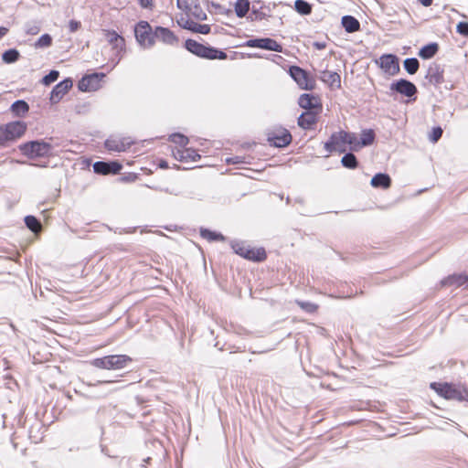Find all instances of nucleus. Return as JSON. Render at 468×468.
<instances>
[{"label":"nucleus","mask_w":468,"mask_h":468,"mask_svg":"<svg viewBox=\"0 0 468 468\" xmlns=\"http://www.w3.org/2000/svg\"><path fill=\"white\" fill-rule=\"evenodd\" d=\"M430 387L431 389L436 391L438 395L446 399L468 402V388L465 386H457L448 382H432Z\"/></svg>","instance_id":"obj_1"},{"label":"nucleus","mask_w":468,"mask_h":468,"mask_svg":"<svg viewBox=\"0 0 468 468\" xmlns=\"http://www.w3.org/2000/svg\"><path fill=\"white\" fill-rule=\"evenodd\" d=\"M27 125L22 121H15L0 126V148L10 145L21 138L27 132Z\"/></svg>","instance_id":"obj_2"},{"label":"nucleus","mask_w":468,"mask_h":468,"mask_svg":"<svg viewBox=\"0 0 468 468\" xmlns=\"http://www.w3.org/2000/svg\"><path fill=\"white\" fill-rule=\"evenodd\" d=\"M19 151L29 159L48 157L52 154V145L44 140H33L18 145Z\"/></svg>","instance_id":"obj_3"},{"label":"nucleus","mask_w":468,"mask_h":468,"mask_svg":"<svg viewBox=\"0 0 468 468\" xmlns=\"http://www.w3.org/2000/svg\"><path fill=\"white\" fill-rule=\"evenodd\" d=\"M133 362L127 355H109L92 359L90 363L94 367L106 370H120Z\"/></svg>","instance_id":"obj_4"},{"label":"nucleus","mask_w":468,"mask_h":468,"mask_svg":"<svg viewBox=\"0 0 468 468\" xmlns=\"http://www.w3.org/2000/svg\"><path fill=\"white\" fill-rule=\"evenodd\" d=\"M137 42L144 48H152L155 43L154 30L147 21H140L134 27Z\"/></svg>","instance_id":"obj_5"},{"label":"nucleus","mask_w":468,"mask_h":468,"mask_svg":"<svg viewBox=\"0 0 468 468\" xmlns=\"http://www.w3.org/2000/svg\"><path fill=\"white\" fill-rule=\"evenodd\" d=\"M288 72L301 89L306 90H313L314 89V81L309 78L307 71L301 67L296 65L290 66Z\"/></svg>","instance_id":"obj_6"},{"label":"nucleus","mask_w":468,"mask_h":468,"mask_svg":"<svg viewBox=\"0 0 468 468\" xmlns=\"http://www.w3.org/2000/svg\"><path fill=\"white\" fill-rule=\"evenodd\" d=\"M105 76L102 72L87 74L80 79L78 88L81 91H95L101 88V82Z\"/></svg>","instance_id":"obj_7"},{"label":"nucleus","mask_w":468,"mask_h":468,"mask_svg":"<svg viewBox=\"0 0 468 468\" xmlns=\"http://www.w3.org/2000/svg\"><path fill=\"white\" fill-rule=\"evenodd\" d=\"M376 64L379 66L383 71L390 76H394L399 72V59L394 54H383Z\"/></svg>","instance_id":"obj_8"},{"label":"nucleus","mask_w":468,"mask_h":468,"mask_svg":"<svg viewBox=\"0 0 468 468\" xmlns=\"http://www.w3.org/2000/svg\"><path fill=\"white\" fill-rule=\"evenodd\" d=\"M245 47L257 48L270 51L282 52V46L271 37L251 38L244 43Z\"/></svg>","instance_id":"obj_9"},{"label":"nucleus","mask_w":468,"mask_h":468,"mask_svg":"<svg viewBox=\"0 0 468 468\" xmlns=\"http://www.w3.org/2000/svg\"><path fill=\"white\" fill-rule=\"evenodd\" d=\"M390 90L406 97L411 98L418 92L415 84L406 79H399L390 84Z\"/></svg>","instance_id":"obj_10"},{"label":"nucleus","mask_w":468,"mask_h":468,"mask_svg":"<svg viewBox=\"0 0 468 468\" xmlns=\"http://www.w3.org/2000/svg\"><path fill=\"white\" fill-rule=\"evenodd\" d=\"M122 168L118 161H97L93 164V171L98 175H117Z\"/></svg>","instance_id":"obj_11"},{"label":"nucleus","mask_w":468,"mask_h":468,"mask_svg":"<svg viewBox=\"0 0 468 468\" xmlns=\"http://www.w3.org/2000/svg\"><path fill=\"white\" fill-rule=\"evenodd\" d=\"M177 7L183 11H192V15L199 20H206L207 14L201 9L198 0H177Z\"/></svg>","instance_id":"obj_12"},{"label":"nucleus","mask_w":468,"mask_h":468,"mask_svg":"<svg viewBox=\"0 0 468 468\" xmlns=\"http://www.w3.org/2000/svg\"><path fill=\"white\" fill-rule=\"evenodd\" d=\"M73 82L72 80L69 78H67L58 84H56L51 92H50V103L51 104H57L60 101V100L63 98L65 94L68 93V91L72 88Z\"/></svg>","instance_id":"obj_13"},{"label":"nucleus","mask_w":468,"mask_h":468,"mask_svg":"<svg viewBox=\"0 0 468 468\" xmlns=\"http://www.w3.org/2000/svg\"><path fill=\"white\" fill-rule=\"evenodd\" d=\"M185 48L195 56L208 59L211 46L204 45L194 39L188 38L185 41Z\"/></svg>","instance_id":"obj_14"},{"label":"nucleus","mask_w":468,"mask_h":468,"mask_svg":"<svg viewBox=\"0 0 468 468\" xmlns=\"http://www.w3.org/2000/svg\"><path fill=\"white\" fill-rule=\"evenodd\" d=\"M268 141L271 145L282 148L290 144L292 142V134L286 129H281L278 132L269 133Z\"/></svg>","instance_id":"obj_15"},{"label":"nucleus","mask_w":468,"mask_h":468,"mask_svg":"<svg viewBox=\"0 0 468 468\" xmlns=\"http://www.w3.org/2000/svg\"><path fill=\"white\" fill-rule=\"evenodd\" d=\"M154 35L155 39H158L166 45L176 46L179 42V38L168 27L160 26L156 27L154 28Z\"/></svg>","instance_id":"obj_16"},{"label":"nucleus","mask_w":468,"mask_h":468,"mask_svg":"<svg viewBox=\"0 0 468 468\" xmlns=\"http://www.w3.org/2000/svg\"><path fill=\"white\" fill-rule=\"evenodd\" d=\"M298 104L301 108L305 109L306 112L317 111L319 112L322 109L321 103L317 98L311 93H303L299 97Z\"/></svg>","instance_id":"obj_17"},{"label":"nucleus","mask_w":468,"mask_h":468,"mask_svg":"<svg viewBox=\"0 0 468 468\" xmlns=\"http://www.w3.org/2000/svg\"><path fill=\"white\" fill-rule=\"evenodd\" d=\"M133 142L130 138H113L111 137L105 141V147L109 151L124 152Z\"/></svg>","instance_id":"obj_18"},{"label":"nucleus","mask_w":468,"mask_h":468,"mask_svg":"<svg viewBox=\"0 0 468 468\" xmlns=\"http://www.w3.org/2000/svg\"><path fill=\"white\" fill-rule=\"evenodd\" d=\"M105 35L108 42L112 45V48L116 50V54L119 55L125 49V40L114 30H105Z\"/></svg>","instance_id":"obj_19"},{"label":"nucleus","mask_w":468,"mask_h":468,"mask_svg":"<svg viewBox=\"0 0 468 468\" xmlns=\"http://www.w3.org/2000/svg\"><path fill=\"white\" fill-rule=\"evenodd\" d=\"M180 27L184 29H187L194 33H199L203 35H207L210 33L211 27L207 24H198L191 19H186L185 21H178Z\"/></svg>","instance_id":"obj_20"},{"label":"nucleus","mask_w":468,"mask_h":468,"mask_svg":"<svg viewBox=\"0 0 468 468\" xmlns=\"http://www.w3.org/2000/svg\"><path fill=\"white\" fill-rule=\"evenodd\" d=\"M339 133L335 132L331 134L328 141L324 143V149L328 153L338 152L340 154L346 153V147L342 144V140H339Z\"/></svg>","instance_id":"obj_21"},{"label":"nucleus","mask_w":468,"mask_h":468,"mask_svg":"<svg viewBox=\"0 0 468 468\" xmlns=\"http://www.w3.org/2000/svg\"><path fill=\"white\" fill-rule=\"evenodd\" d=\"M426 79H428L429 81L435 86L441 84L444 80L443 69L439 64L435 62L431 63L428 68Z\"/></svg>","instance_id":"obj_22"},{"label":"nucleus","mask_w":468,"mask_h":468,"mask_svg":"<svg viewBox=\"0 0 468 468\" xmlns=\"http://www.w3.org/2000/svg\"><path fill=\"white\" fill-rule=\"evenodd\" d=\"M319 79L327 84L331 89H339L341 87V77L335 71L322 70Z\"/></svg>","instance_id":"obj_23"},{"label":"nucleus","mask_w":468,"mask_h":468,"mask_svg":"<svg viewBox=\"0 0 468 468\" xmlns=\"http://www.w3.org/2000/svg\"><path fill=\"white\" fill-rule=\"evenodd\" d=\"M317 111L303 112L298 117V125L303 130L312 129L313 125L317 122Z\"/></svg>","instance_id":"obj_24"},{"label":"nucleus","mask_w":468,"mask_h":468,"mask_svg":"<svg viewBox=\"0 0 468 468\" xmlns=\"http://www.w3.org/2000/svg\"><path fill=\"white\" fill-rule=\"evenodd\" d=\"M370 185L375 188L388 189L391 186V177L386 173H378L371 178Z\"/></svg>","instance_id":"obj_25"},{"label":"nucleus","mask_w":468,"mask_h":468,"mask_svg":"<svg viewBox=\"0 0 468 468\" xmlns=\"http://www.w3.org/2000/svg\"><path fill=\"white\" fill-rule=\"evenodd\" d=\"M441 283L443 286L455 285L456 287L465 286V288H468V275L452 274L445 278Z\"/></svg>","instance_id":"obj_26"},{"label":"nucleus","mask_w":468,"mask_h":468,"mask_svg":"<svg viewBox=\"0 0 468 468\" xmlns=\"http://www.w3.org/2000/svg\"><path fill=\"white\" fill-rule=\"evenodd\" d=\"M10 112L15 117H25L29 112V104L24 100H17L11 104Z\"/></svg>","instance_id":"obj_27"},{"label":"nucleus","mask_w":468,"mask_h":468,"mask_svg":"<svg viewBox=\"0 0 468 468\" xmlns=\"http://www.w3.org/2000/svg\"><path fill=\"white\" fill-rule=\"evenodd\" d=\"M243 258L250 261L260 262L267 258V254L263 248L254 249L247 247Z\"/></svg>","instance_id":"obj_28"},{"label":"nucleus","mask_w":468,"mask_h":468,"mask_svg":"<svg viewBox=\"0 0 468 468\" xmlns=\"http://www.w3.org/2000/svg\"><path fill=\"white\" fill-rule=\"evenodd\" d=\"M338 133L340 134L338 135L339 140H342L343 144H349L352 150H357L360 148L359 140L356 133L346 131H339Z\"/></svg>","instance_id":"obj_29"},{"label":"nucleus","mask_w":468,"mask_h":468,"mask_svg":"<svg viewBox=\"0 0 468 468\" xmlns=\"http://www.w3.org/2000/svg\"><path fill=\"white\" fill-rule=\"evenodd\" d=\"M341 24L347 33H355L360 29L359 21L353 16H344L341 19Z\"/></svg>","instance_id":"obj_30"},{"label":"nucleus","mask_w":468,"mask_h":468,"mask_svg":"<svg viewBox=\"0 0 468 468\" xmlns=\"http://www.w3.org/2000/svg\"><path fill=\"white\" fill-rule=\"evenodd\" d=\"M439 44L431 42L423 46L418 52V55L423 59H430L433 58L439 51Z\"/></svg>","instance_id":"obj_31"},{"label":"nucleus","mask_w":468,"mask_h":468,"mask_svg":"<svg viewBox=\"0 0 468 468\" xmlns=\"http://www.w3.org/2000/svg\"><path fill=\"white\" fill-rule=\"evenodd\" d=\"M200 236L208 241H225L226 238L219 232L212 231L208 229L201 228Z\"/></svg>","instance_id":"obj_32"},{"label":"nucleus","mask_w":468,"mask_h":468,"mask_svg":"<svg viewBox=\"0 0 468 468\" xmlns=\"http://www.w3.org/2000/svg\"><path fill=\"white\" fill-rule=\"evenodd\" d=\"M376 133L372 129L363 130L361 133V137L359 140V146H368L371 145L375 142Z\"/></svg>","instance_id":"obj_33"},{"label":"nucleus","mask_w":468,"mask_h":468,"mask_svg":"<svg viewBox=\"0 0 468 468\" xmlns=\"http://www.w3.org/2000/svg\"><path fill=\"white\" fill-rule=\"evenodd\" d=\"M234 10L236 16L239 18L244 17L249 10H250V1L249 0H237L234 5Z\"/></svg>","instance_id":"obj_34"},{"label":"nucleus","mask_w":468,"mask_h":468,"mask_svg":"<svg viewBox=\"0 0 468 468\" xmlns=\"http://www.w3.org/2000/svg\"><path fill=\"white\" fill-rule=\"evenodd\" d=\"M294 9L302 16H308L313 11V5L305 0H295Z\"/></svg>","instance_id":"obj_35"},{"label":"nucleus","mask_w":468,"mask_h":468,"mask_svg":"<svg viewBox=\"0 0 468 468\" xmlns=\"http://www.w3.org/2000/svg\"><path fill=\"white\" fill-rule=\"evenodd\" d=\"M341 164L348 169H356L358 166L357 158L353 153H346L341 159Z\"/></svg>","instance_id":"obj_36"},{"label":"nucleus","mask_w":468,"mask_h":468,"mask_svg":"<svg viewBox=\"0 0 468 468\" xmlns=\"http://www.w3.org/2000/svg\"><path fill=\"white\" fill-rule=\"evenodd\" d=\"M20 58V53L16 48H9L2 54V60L6 64L16 62Z\"/></svg>","instance_id":"obj_37"},{"label":"nucleus","mask_w":468,"mask_h":468,"mask_svg":"<svg viewBox=\"0 0 468 468\" xmlns=\"http://www.w3.org/2000/svg\"><path fill=\"white\" fill-rule=\"evenodd\" d=\"M403 67L409 74L413 75L419 70L420 62L416 58H408L403 61Z\"/></svg>","instance_id":"obj_38"},{"label":"nucleus","mask_w":468,"mask_h":468,"mask_svg":"<svg viewBox=\"0 0 468 468\" xmlns=\"http://www.w3.org/2000/svg\"><path fill=\"white\" fill-rule=\"evenodd\" d=\"M24 221L27 228L34 233H37L41 229V223L35 216H26Z\"/></svg>","instance_id":"obj_39"},{"label":"nucleus","mask_w":468,"mask_h":468,"mask_svg":"<svg viewBox=\"0 0 468 468\" xmlns=\"http://www.w3.org/2000/svg\"><path fill=\"white\" fill-rule=\"evenodd\" d=\"M52 45V37L46 33L43 34L34 44L36 48H46Z\"/></svg>","instance_id":"obj_40"},{"label":"nucleus","mask_w":468,"mask_h":468,"mask_svg":"<svg viewBox=\"0 0 468 468\" xmlns=\"http://www.w3.org/2000/svg\"><path fill=\"white\" fill-rule=\"evenodd\" d=\"M182 154H185L183 159H185L186 162H197L201 158V155L194 148L182 149Z\"/></svg>","instance_id":"obj_41"},{"label":"nucleus","mask_w":468,"mask_h":468,"mask_svg":"<svg viewBox=\"0 0 468 468\" xmlns=\"http://www.w3.org/2000/svg\"><path fill=\"white\" fill-rule=\"evenodd\" d=\"M169 141L176 144H178L181 147L186 146V144L189 143V139L180 133L171 134L169 136Z\"/></svg>","instance_id":"obj_42"},{"label":"nucleus","mask_w":468,"mask_h":468,"mask_svg":"<svg viewBox=\"0 0 468 468\" xmlns=\"http://www.w3.org/2000/svg\"><path fill=\"white\" fill-rule=\"evenodd\" d=\"M59 77V72L56 69H52L49 71L48 74L45 75L42 80L41 83L45 86H48L51 83L55 82Z\"/></svg>","instance_id":"obj_43"},{"label":"nucleus","mask_w":468,"mask_h":468,"mask_svg":"<svg viewBox=\"0 0 468 468\" xmlns=\"http://www.w3.org/2000/svg\"><path fill=\"white\" fill-rule=\"evenodd\" d=\"M227 58H228V55L226 52L211 46L208 59L223 60V59H226Z\"/></svg>","instance_id":"obj_44"},{"label":"nucleus","mask_w":468,"mask_h":468,"mask_svg":"<svg viewBox=\"0 0 468 468\" xmlns=\"http://www.w3.org/2000/svg\"><path fill=\"white\" fill-rule=\"evenodd\" d=\"M261 9L262 6L257 8L255 5H252L250 19L257 21L264 19L267 16V15L263 11H261Z\"/></svg>","instance_id":"obj_45"},{"label":"nucleus","mask_w":468,"mask_h":468,"mask_svg":"<svg viewBox=\"0 0 468 468\" xmlns=\"http://www.w3.org/2000/svg\"><path fill=\"white\" fill-rule=\"evenodd\" d=\"M231 248L234 252L241 257H244V252L246 251L247 246L243 242L240 241H232Z\"/></svg>","instance_id":"obj_46"},{"label":"nucleus","mask_w":468,"mask_h":468,"mask_svg":"<svg viewBox=\"0 0 468 468\" xmlns=\"http://www.w3.org/2000/svg\"><path fill=\"white\" fill-rule=\"evenodd\" d=\"M442 129L440 126L434 127L430 135V140L436 143L442 135Z\"/></svg>","instance_id":"obj_47"},{"label":"nucleus","mask_w":468,"mask_h":468,"mask_svg":"<svg viewBox=\"0 0 468 468\" xmlns=\"http://www.w3.org/2000/svg\"><path fill=\"white\" fill-rule=\"evenodd\" d=\"M456 31L460 35L468 37V22H459L456 27Z\"/></svg>","instance_id":"obj_48"},{"label":"nucleus","mask_w":468,"mask_h":468,"mask_svg":"<svg viewBox=\"0 0 468 468\" xmlns=\"http://www.w3.org/2000/svg\"><path fill=\"white\" fill-rule=\"evenodd\" d=\"M40 31V27L36 24H27L26 33L28 35H37Z\"/></svg>","instance_id":"obj_49"},{"label":"nucleus","mask_w":468,"mask_h":468,"mask_svg":"<svg viewBox=\"0 0 468 468\" xmlns=\"http://www.w3.org/2000/svg\"><path fill=\"white\" fill-rule=\"evenodd\" d=\"M81 27L80 21L71 19L69 22V30L70 33L78 31Z\"/></svg>","instance_id":"obj_50"},{"label":"nucleus","mask_w":468,"mask_h":468,"mask_svg":"<svg viewBox=\"0 0 468 468\" xmlns=\"http://www.w3.org/2000/svg\"><path fill=\"white\" fill-rule=\"evenodd\" d=\"M298 303L303 309H304L310 313L314 312L317 308V306L314 303H310V302H301Z\"/></svg>","instance_id":"obj_51"},{"label":"nucleus","mask_w":468,"mask_h":468,"mask_svg":"<svg viewBox=\"0 0 468 468\" xmlns=\"http://www.w3.org/2000/svg\"><path fill=\"white\" fill-rule=\"evenodd\" d=\"M244 157L242 156H232V157H229L226 159V162L229 164V165H239V164H244L245 161H244Z\"/></svg>","instance_id":"obj_52"},{"label":"nucleus","mask_w":468,"mask_h":468,"mask_svg":"<svg viewBox=\"0 0 468 468\" xmlns=\"http://www.w3.org/2000/svg\"><path fill=\"white\" fill-rule=\"evenodd\" d=\"M211 5L213 7H215L220 14H230L232 12L230 9H226L221 5L214 3V2L211 3Z\"/></svg>","instance_id":"obj_53"},{"label":"nucleus","mask_w":468,"mask_h":468,"mask_svg":"<svg viewBox=\"0 0 468 468\" xmlns=\"http://www.w3.org/2000/svg\"><path fill=\"white\" fill-rule=\"evenodd\" d=\"M313 47L314 48H316L317 50H323L326 48V43L325 42H319V41H315L313 43Z\"/></svg>","instance_id":"obj_54"},{"label":"nucleus","mask_w":468,"mask_h":468,"mask_svg":"<svg viewBox=\"0 0 468 468\" xmlns=\"http://www.w3.org/2000/svg\"><path fill=\"white\" fill-rule=\"evenodd\" d=\"M174 156L176 159L179 160L180 162H186L183 157H185V154H182V150L178 149L176 152H174Z\"/></svg>","instance_id":"obj_55"},{"label":"nucleus","mask_w":468,"mask_h":468,"mask_svg":"<svg viewBox=\"0 0 468 468\" xmlns=\"http://www.w3.org/2000/svg\"><path fill=\"white\" fill-rule=\"evenodd\" d=\"M153 0H139V3L142 7L144 8H149L152 6Z\"/></svg>","instance_id":"obj_56"},{"label":"nucleus","mask_w":468,"mask_h":468,"mask_svg":"<svg viewBox=\"0 0 468 468\" xmlns=\"http://www.w3.org/2000/svg\"><path fill=\"white\" fill-rule=\"evenodd\" d=\"M117 380H99L95 384H89L90 386H97V385H103V384H111L115 383Z\"/></svg>","instance_id":"obj_57"},{"label":"nucleus","mask_w":468,"mask_h":468,"mask_svg":"<svg viewBox=\"0 0 468 468\" xmlns=\"http://www.w3.org/2000/svg\"><path fill=\"white\" fill-rule=\"evenodd\" d=\"M418 2L425 7L431 6L433 3V0H418Z\"/></svg>","instance_id":"obj_58"},{"label":"nucleus","mask_w":468,"mask_h":468,"mask_svg":"<svg viewBox=\"0 0 468 468\" xmlns=\"http://www.w3.org/2000/svg\"><path fill=\"white\" fill-rule=\"evenodd\" d=\"M158 167L159 168H162V169H166L168 168V163L167 161L165 160H160L159 164H158Z\"/></svg>","instance_id":"obj_59"},{"label":"nucleus","mask_w":468,"mask_h":468,"mask_svg":"<svg viewBox=\"0 0 468 468\" xmlns=\"http://www.w3.org/2000/svg\"><path fill=\"white\" fill-rule=\"evenodd\" d=\"M8 32V28L5 27H0V39L5 37Z\"/></svg>","instance_id":"obj_60"},{"label":"nucleus","mask_w":468,"mask_h":468,"mask_svg":"<svg viewBox=\"0 0 468 468\" xmlns=\"http://www.w3.org/2000/svg\"><path fill=\"white\" fill-rule=\"evenodd\" d=\"M137 178V176L133 174V175H130L129 176L127 177H122V180H125V181H133Z\"/></svg>","instance_id":"obj_61"},{"label":"nucleus","mask_w":468,"mask_h":468,"mask_svg":"<svg viewBox=\"0 0 468 468\" xmlns=\"http://www.w3.org/2000/svg\"><path fill=\"white\" fill-rule=\"evenodd\" d=\"M253 57H254V58H261V56H259V55H254Z\"/></svg>","instance_id":"obj_62"}]
</instances>
